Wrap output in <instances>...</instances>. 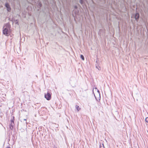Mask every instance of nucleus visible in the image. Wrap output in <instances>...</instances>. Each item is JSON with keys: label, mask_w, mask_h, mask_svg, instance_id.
<instances>
[{"label": "nucleus", "mask_w": 148, "mask_h": 148, "mask_svg": "<svg viewBox=\"0 0 148 148\" xmlns=\"http://www.w3.org/2000/svg\"><path fill=\"white\" fill-rule=\"evenodd\" d=\"M97 92H98L99 93V94H100V93H99V90H97Z\"/></svg>", "instance_id": "15"}, {"label": "nucleus", "mask_w": 148, "mask_h": 148, "mask_svg": "<svg viewBox=\"0 0 148 148\" xmlns=\"http://www.w3.org/2000/svg\"><path fill=\"white\" fill-rule=\"evenodd\" d=\"M5 26H6V27L4 28L3 27V34L6 36H8L9 35L8 34V30L10 29L11 27L10 26L9 24H7ZM4 27H5V26H4Z\"/></svg>", "instance_id": "1"}, {"label": "nucleus", "mask_w": 148, "mask_h": 148, "mask_svg": "<svg viewBox=\"0 0 148 148\" xmlns=\"http://www.w3.org/2000/svg\"><path fill=\"white\" fill-rule=\"evenodd\" d=\"M5 6L7 8V11L8 12H10L11 9L10 5L8 3H5Z\"/></svg>", "instance_id": "3"}, {"label": "nucleus", "mask_w": 148, "mask_h": 148, "mask_svg": "<svg viewBox=\"0 0 148 148\" xmlns=\"http://www.w3.org/2000/svg\"><path fill=\"white\" fill-rule=\"evenodd\" d=\"M100 148H105L103 144L102 143V144H100Z\"/></svg>", "instance_id": "9"}, {"label": "nucleus", "mask_w": 148, "mask_h": 148, "mask_svg": "<svg viewBox=\"0 0 148 148\" xmlns=\"http://www.w3.org/2000/svg\"><path fill=\"white\" fill-rule=\"evenodd\" d=\"M14 125V123L13 122H11L10 124V129L12 130L13 128V127Z\"/></svg>", "instance_id": "7"}, {"label": "nucleus", "mask_w": 148, "mask_h": 148, "mask_svg": "<svg viewBox=\"0 0 148 148\" xmlns=\"http://www.w3.org/2000/svg\"><path fill=\"white\" fill-rule=\"evenodd\" d=\"M99 62V61L97 60L96 61V64H95V66L96 68H97L98 70H101V67L99 66L98 65V63Z\"/></svg>", "instance_id": "5"}, {"label": "nucleus", "mask_w": 148, "mask_h": 148, "mask_svg": "<svg viewBox=\"0 0 148 148\" xmlns=\"http://www.w3.org/2000/svg\"><path fill=\"white\" fill-rule=\"evenodd\" d=\"M75 108H76L78 112L81 109V108H79V106L77 105H76L75 106Z\"/></svg>", "instance_id": "8"}, {"label": "nucleus", "mask_w": 148, "mask_h": 148, "mask_svg": "<svg viewBox=\"0 0 148 148\" xmlns=\"http://www.w3.org/2000/svg\"><path fill=\"white\" fill-rule=\"evenodd\" d=\"M6 148H11V147H7Z\"/></svg>", "instance_id": "16"}, {"label": "nucleus", "mask_w": 148, "mask_h": 148, "mask_svg": "<svg viewBox=\"0 0 148 148\" xmlns=\"http://www.w3.org/2000/svg\"><path fill=\"white\" fill-rule=\"evenodd\" d=\"M38 5L40 7H41L42 6V3H41V2L39 3L38 4Z\"/></svg>", "instance_id": "11"}, {"label": "nucleus", "mask_w": 148, "mask_h": 148, "mask_svg": "<svg viewBox=\"0 0 148 148\" xmlns=\"http://www.w3.org/2000/svg\"><path fill=\"white\" fill-rule=\"evenodd\" d=\"M74 8L75 9H77V6L76 5H75L74 6Z\"/></svg>", "instance_id": "14"}, {"label": "nucleus", "mask_w": 148, "mask_h": 148, "mask_svg": "<svg viewBox=\"0 0 148 148\" xmlns=\"http://www.w3.org/2000/svg\"><path fill=\"white\" fill-rule=\"evenodd\" d=\"M80 58L83 60H84V56L82 55H81Z\"/></svg>", "instance_id": "10"}, {"label": "nucleus", "mask_w": 148, "mask_h": 148, "mask_svg": "<svg viewBox=\"0 0 148 148\" xmlns=\"http://www.w3.org/2000/svg\"><path fill=\"white\" fill-rule=\"evenodd\" d=\"M140 17V15L138 13H136L135 15L134 18L137 21H138Z\"/></svg>", "instance_id": "4"}, {"label": "nucleus", "mask_w": 148, "mask_h": 148, "mask_svg": "<svg viewBox=\"0 0 148 148\" xmlns=\"http://www.w3.org/2000/svg\"><path fill=\"white\" fill-rule=\"evenodd\" d=\"M45 97L47 100H50L51 98V95L49 92H47V94L45 93Z\"/></svg>", "instance_id": "2"}, {"label": "nucleus", "mask_w": 148, "mask_h": 148, "mask_svg": "<svg viewBox=\"0 0 148 148\" xmlns=\"http://www.w3.org/2000/svg\"><path fill=\"white\" fill-rule=\"evenodd\" d=\"M14 116H13L12 119L11 120V122H14Z\"/></svg>", "instance_id": "12"}, {"label": "nucleus", "mask_w": 148, "mask_h": 148, "mask_svg": "<svg viewBox=\"0 0 148 148\" xmlns=\"http://www.w3.org/2000/svg\"><path fill=\"white\" fill-rule=\"evenodd\" d=\"M86 1V0H79V2L82 6H83L85 5V1Z\"/></svg>", "instance_id": "6"}, {"label": "nucleus", "mask_w": 148, "mask_h": 148, "mask_svg": "<svg viewBox=\"0 0 148 148\" xmlns=\"http://www.w3.org/2000/svg\"><path fill=\"white\" fill-rule=\"evenodd\" d=\"M145 121L147 123H148V117H147L145 119Z\"/></svg>", "instance_id": "13"}, {"label": "nucleus", "mask_w": 148, "mask_h": 148, "mask_svg": "<svg viewBox=\"0 0 148 148\" xmlns=\"http://www.w3.org/2000/svg\"><path fill=\"white\" fill-rule=\"evenodd\" d=\"M23 120H24V121H26V119H24Z\"/></svg>", "instance_id": "17"}]
</instances>
